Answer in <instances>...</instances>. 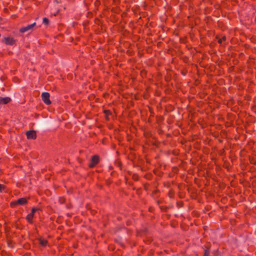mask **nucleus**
Here are the masks:
<instances>
[{"mask_svg": "<svg viewBox=\"0 0 256 256\" xmlns=\"http://www.w3.org/2000/svg\"><path fill=\"white\" fill-rule=\"evenodd\" d=\"M50 94L48 92H44L42 94V98L44 103L47 105L51 104V101L50 99Z\"/></svg>", "mask_w": 256, "mask_h": 256, "instance_id": "nucleus-1", "label": "nucleus"}, {"mask_svg": "<svg viewBox=\"0 0 256 256\" xmlns=\"http://www.w3.org/2000/svg\"><path fill=\"white\" fill-rule=\"evenodd\" d=\"M11 101V98L8 96H0V104H6Z\"/></svg>", "mask_w": 256, "mask_h": 256, "instance_id": "nucleus-7", "label": "nucleus"}, {"mask_svg": "<svg viewBox=\"0 0 256 256\" xmlns=\"http://www.w3.org/2000/svg\"><path fill=\"white\" fill-rule=\"evenodd\" d=\"M226 40V36H223L221 38H220L218 40V42L220 44H222Z\"/></svg>", "mask_w": 256, "mask_h": 256, "instance_id": "nucleus-9", "label": "nucleus"}, {"mask_svg": "<svg viewBox=\"0 0 256 256\" xmlns=\"http://www.w3.org/2000/svg\"><path fill=\"white\" fill-rule=\"evenodd\" d=\"M4 41L6 44L10 46H12L15 43V40L12 37L4 38Z\"/></svg>", "mask_w": 256, "mask_h": 256, "instance_id": "nucleus-4", "label": "nucleus"}, {"mask_svg": "<svg viewBox=\"0 0 256 256\" xmlns=\"http://www.w3.org/2000/svg\"><path fill=\"white\" fill-rule=\"evenodd\" d=\"M208 254H209V252L208 250H206L204 254V256H208Z\"/></svg>", "mask_w": 256, "mask_h": 256, "instance_id": "nucleus-14", "label": "nucleus"}, {"mask_svg": "<svg viewBox=\"0 0 256 256\" xmlns=\"http://www.w3.org/2000/svg\"><path fill=\"white\" fill-rule=\"evenodd\" d=\"M104 112H105V114L106 115V119L108 120V116L110 115V114H111V112L110 110H106L104 111Z\"/></svg>", "mask_w": 256, "mask_h": 256, "instance_id": "nucleus-12", "label": "nucleus"}, {"mask_svg": "<svg viewBox=\"0 0 256 256\" xmlns=\"http://www.w3.org/2000/svg\"><path fill=\"white\" fill-rule=\"evenodd\" d=\"M27 138L28 139H36V132L34 130H30L26 132V134Z\"/></svg>", "mask_w": 256, "mask_h": 256, "instance_id": "nucleus-5", "label": "nucleus"}, {"mask_svg": "<svg viewBox=\"0 0 256 256\" xmlns=\"http://www.w3.org/2000/svg\"><path fill=\"white\" fill-rule=\"evenodd\" d=\"M36 22H34L30 24H28L26 26H24L20 28V32L22 33H24L29 30H30L34 28V26H36Z\"/></svg>", "mask_w": 256, "mask_h": 256, "instance_id": "nucleus-2", "label": "nucleus"}, {"mask_svg": "<svg viewBox=\"0 0 256 256\" xmlns=\"http://www.w3.org/2000/svg\"><path fill=\"white\" fill-rule=\"evenodd\" d=\"M26 202H27L26 199V198H19L17 200V202H11L10 204H11L12 206H13V205H14L15 204H20V205H23V204H26Z\"/></svg>", "mask_w": 256, "mask_h": 256, "instance_id": "nucleus-6", "label": "nucleus"}, {"mask_svg": "<svg viewBox=\"0 0 256 256\" xmlns=\"http://www.w3.org/2000/svg\"><path fill=\"white\" fill-rule=\"evenodd\" d=\"M4 190V184H0V192Z\"/></svg>", "mask_w": 256, "mask_h": 256, "instance_id": "nucleus-13", "label": "nucleus"}, {"mask_svg": "<svg viewBox=\"0 0 256 256\" xmlns=\"http://www.w3.org/2000/svg\"><path fill=\"white\" fill-rule=\"evenodd\" d=\"M40 244L42 246H46L47 244V241L45 240H40Z\"/></svg>", "mask_w": 256, "mask_h": 256, "instance_id": "nucleus-10", "label": "nucleus"}, {"mask_svg": "<svg viewBox=\"0 0 256 256\" xmlns=\"http://www.w3.org/2000/svg\"><path fill=\"white\" fill-rule=\"evenodd\" d=\"M36 210H37V209L32 208L31 212L27 216L26 219L29 222L32 223V220L34 217V214Z\"/></svg>", "mask_w": 256, "mask_h": 256, "instance_id": "nucleus-8", "label": "nucleus"}, {"mask_svg": "<svg viewBox=\"0 0 256 256\" xmlns=\"http://www.w3.org/2000/svg\"><path fill=\"white\" fill-rule=\"evenodd\" d=\"M99 162V157L96 156H94L92 157L90 162L89 164L90 168L94 166Z\"/></svg>", "mask_w": 256, "mask_h": 256, "instance_id": "nucleus-3", "label": "nucleus"}, {"mask_svg": "<svg viewBox=\"0 0 256 256\" xmlns=\"http://www.w3.org/2000/svg\"><path fill=\"white\" fill-rule=\"evenodd\" d=\"M42 22L45 24H48L49 22V20L46 18H43Z\"/></svg>", "mask_w": 256, "mask_h": 256, "instance_id": "nucleus-11", "label": "nucleus"}]
</instances>
